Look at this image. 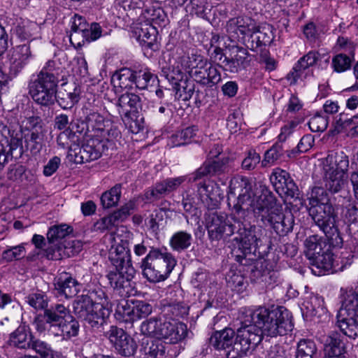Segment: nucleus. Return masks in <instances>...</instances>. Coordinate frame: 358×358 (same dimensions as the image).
Listing matches in <instances>:
<instances>
[{"label": "nucleus", "mask_w": 358, "mask_h": 358, "mask_svg": "<svg viewBox=\"0 0 358 358\" xmlns=\"http://www.w3.org/2000/svg\"><path fill=\"white\" fill-rule=\"evenodd\" d=\"M227 196L228 203L234 213L229 217L223 213H214L206 220V228L211 241L226 240L234 235L240 218H245L252 204V185L246 177L231 178Z\"/></svg>", "instance_id": "1"}, {"label": "nucleus", "mask_w": 358, "mask_h": 358, "mask_svg": "<svg viewBox=\"0 0 358 358\" xmlns=\"http://www.w3.org/2000/svg\"><path fill=\"white\" fill-rule=\"evenodd\" d=\"M133 251L138 257L146 255L141 259L140 267L143 277L150 282H159L167 279L176 265V259L172 254L149 247L148 242L144 240L135 243Z\"/></svg>", "instance_id": "2"}, {"label": "nucleus", "mask_w": 358, "mask_h": 358, "mask_svg": "<svg viewBox=\"0 0 358 358\" xmlns=\"http://www.w3.org/2000/svg\"><path fill=\"white\" fill-rule=\"evenodd\" d=\"M33 324L40 334L48 331L66 340L76 336L80 328L78 322L71 315L69 310L61 303L52 305L43 313L37 315Z\"/></svg>", "instance_id": "3"}, {"label": "nucleus", "mask_w": 358, "mask_h": 358, "mask_svg": "<svg viewBox=\"0 0 358 358\" xmlns=\"http://www.w3.org/2000/svg\"><path fill=\"white\" fill-rule=\"evenodd\" d=\"M310 204L309 215L324 232L329 244L333 248H341L343 241L336 225L334 208L329 203L327 194L323 188L315 187L313 189Z\"/></svg>", "instance_id": "4"}, {"label": "nucleus", "mask_w": 358, "mask_h": 358, "mask_svg": "<svg viewBox=\"0 0 358 358\" xmlns=\"http://www.w3.org/2000/svg\"><path fill=\"white\" fill-rule=\"evenodd\" d=\"M109 259L113 266L106 275L110 285L122 296L129 294L132 290L131 280L135 269L131 263L130 250L124 244L113 245Z\"/></svg>", "instance_id": "5"}, {"label": "nucleus", "mask_w": 358, "mask_h": 358, "mask_svg": "<svg viewBox=\"0 0 358 358\" xmlns=\"http://www.w3.org/2000/svg\"><path fill=\"white\" fill-rule=\"evenodd\" d=\"M245 317L247 321L259 328L263 335L274 337L285 335L292 330L289 313L282 306L273 309L259 307L249 311Z\"/></svg>", "instance_id": "6"}, {"label": "nucleus", "mask_w": 358, "mask_h": 358, "mask_svg": "<svg viewBox=\"0 0 358 358\" xmlns=\"http://www.w3.org/2000/svg\"><path fill=\"white\" fill-rule=\"evenodd\" d=\"M257 222L271 227L279 236H285L292 230L294 218L292 215H285L282 209L271 200L259 197L256 202L252 199V208Z\"/></svg>", "instance_id": "7"}, {"label": "nucleus", "mask_w": 358, "mask_h": 358, "mask_svg": "<svg viewBox=\"0 0 358 358\" xmlns=\"http://www.w3.org/2000/svg\"><path fill=\"white\" fill-rule=\"evenodd\" d=\"M62 71V68L56 66L54 60L45 62L36 78L29 83V94L35 102L48 104L52 101Z\"/></svg>", "instance_id": "8"}, {"label": "nucleus", "mask_w": 358, "mask_h": 358, "mask_svg": "<svg viewBox=\"0 0 358 358\" xmlns=\"http://www.w3.org/2000/svg\"><path fill=\"white\" fill-rule=\"evenodd\" d=\"M143 334L175 344L183 340L187 334V325L176 320H168L162 316L150 317L141 325Z\"/></svg>", "instance_id": "9"}, {"label": "nucleus", "mask_w": 358, "mask_h": 358, "mask_svg": "<svg viewBox=\"0 0 358 358\" xmlns=\"http://www.w3.org/2000/svg\"><path fill=\"white\" fill-rule=\"evenodd\" d=\"M336 326L345 330L350 338L357 336L358 330V291L350 289L344 295L342 305L336 315Z\"/></svg>", "instance_id": "10"}, {"label": "nucleus", "mask_w": 358, "mask_h": 358, "mask_svg": "<svg viewBox=\"0 0 358 358\" xmlns=\"http://www.w3.org/2000/svg\"><path fill=\"white\" fill-rule=\"evenodd\" d=\"M244 218H240L236 229L234 240L238 243V250H241L243 255H236V260L240 264H243V261L245 257L256 251V249L262 244L261 236L262 230L249 223H245Z\"/></svg>", "instance_id": "11"}, {"label": "nucleus", "mask_w": 358, "mask_h": 358, "mask_svg": "<svg viewBox=\"0 0 358 358\" xmlns=\"http://www.w3.org/2000/svg\"><path fill=\"white\" fill-rule=\"evenodd\" d=\"M83 303L80 305L73 304L74 314L92 329H99L104 324L110 315L109 308L99 303H91L88 299Z\"/></svg>", "instance_id": "12"}, {"label": "nucleus", "mask_w": 358, "mask_h": 358, "mask_svg": "<svg viewBox=\"0 0 358 358\" xmlns=\"http://www.w3.org/2000/svg\"><path fill=\"white\" fill-rule=\"evenodd\" d=\"M352 257V255L348 254L346 257L334 259L332 253L328 250L310 261L311 271L318 276L325 275L327 272L342 271L347 266L351 265Z\"/></svg>", "instance_id": "13"}, {"label": "nucleus", "mask_w": 358, "mask_h": 358, "mask_svg": "<svg viewBox=\"0 0 358 358\" xmlns=\"http://www.w3.org/2000/svg\"><path fill=\"white\" fill-rule=\"evenodd\" d=\"M263 334L260 329L250 322L247 317L241 322V327L236 330L235 335V345H239L240 355H246L248 352L254 350L261 343Z\"/></svg>", "instance_id": "14"}, {"label": "nucleus", "mask_w": 358, "mask_h": 358, "mask_svg": "<svg viewBox=\"0 0 358 358\" xmlns=\"http://www.w3.org/2000/svg\"><path fill=\"white\" fill-rule=\"evenodd\" d=\"M103 335L120 355L129 357L136 352L138 346L136 341L122 328L112 325Z\"/></svg>", "instance_id": "15"}, {"label": "nucleus", "mask_w": 358, "mask_h": 358, "mask_svg": "<svg viewBox=\"0 0 358 358\" xmlns=\"http://www.w3.org/2000/svg\"><path fill=\"white\" fill-rule=\"evenodd\" d=\"M350 338L345 330L332 331L324 338L323 358H348L347 343Z\"/></svg>", "instance_id": "16"}, {"label": "nucleus", "mask_w": 358, "mask_h": 358, "mask_svg": "<svg viewBox=\"0 0 358 358\" xmlns=\"http://www.w3.org/2000/svg\"><path fill=\"white\" fill-rule=\"evenodd\" d=\"M229 158L222 156L220 159H206L202 165L188 175V182H194L205 177L220 176L229 171Z\"/></svg>", "instance_id": "17"}, {"label": "nucleus", "mask_w": 358, "mask_h": 358, "mask_svg": "<svg viewBox=\"0 0 358 358\" xmlns=\"http://www.w3.org/2000/svg\"><path fill=\"white\" fill-rule=\"evenodd\" d=\"M31 41L32 40H29L28 43L16 45L13 48L10 59L9 71L8 74L6 75L7 80L16 78L34 57V55L31 50Z\"/></svg>", "instance_id": "18"}, {"label": "nucleus", "mask_w": 358, "mask_h": 358, "mask_svg": "<svg viewBox=\"0 0 358 358\" xmlns=\"http://www.w3.org/2000/svg\"><path fill=\"white\" fill-rule=\"evenodd\" d=\"M103 145L98 140L91 139L80 148H71L68 157L76 164H84L99 159L101 156Z\"/></svg>", "instance_id": "19"}, {"label": "nucleus", "mask_w": 358, "mask_h": 358, "mask_svg": "<svg viewBox=\"0 0 358 358\" xmlns=\"http://www.w3.org/2000/svg\"><path fill=\"white\" fill-rule=\"evenodd\" d=\"M271 182L275 191L280 195H284L287 199H296L299 196V189L289 173L286 171L275 169L270 176Z\"/></svg>", "instance_id": "20"}, {"label": "nucleus", "mask_w": 358, "mask_h": 358, "mask_svg": "<svg viewBox=\"0 0 358 358\" xmlns=\"http://www.w3.org/2000/svg\"><path fill=\"white\" fill-rule=\"evenodd\" d=\"M187 180H188V176L169 178L160 182H157L145 191L144 194L145 199L150 202L158 201L164 196L178 189Z\"/></svg>", "instance_id": "21"}, {"label": "nucleus", "mask_w": 358, "mask_h": 358, "mask_svg": "<svg viewBox=\"0 0 358 358\" xmlns=\"http://www.w3.org/2000/svg\"><path fill=\"white\" fill-rule=\"evenodd\" d=\"M184 73L178 66H173L172 70L166 73L167 80L173 85L176 94L183 100H188L194 94V85L187 78H184Z\"/></svg>", "instance_id": "22"}, {"label": "nucleus", "mask_w": 358, "mask_h": 358, "mask_svg": "<svg viewBox=\"0 0 358 358\" xmlns=\"http://www.w3.org/2000/svg\"><path fill=\"white\" fill-rule=\"evenodd\" d=\"M229 52V56H224L222 69L232 73H238L245 68L250 54L245 48L238 45H233Z\"/></svg>", "instance_id": "23"}, {"label": "nucleus", "mask_w": 358, "mask_h": 358, "mask_svg": "<svg viewBox=\"0 0 358 358\" xmlns=\"http://www.w3.org/2000/svg\"><path fill=\"white\" fill-rule=\"evenodd\" d=\"M134 34L140 45L145 50L156 51L159 48L157 41V27L150 23H140L134 28Z\"/></svg>", "instance_id": "24"}, {"label": "nucleus", "mask_w": 358, "mask_h": 358, "mask_svg": "<svg viewBox=\"0 0 358 358\" xmlns=\"http://www.w3.org/2000/svg\"><path fill=\"white\" fill-rule=\"evenodd\" d=\"M55 290L66 298L76 296L81 289V285L69 273H64L56 277L54 280Z\"/></svg>", "instance_id": "25"}, {"label": "nucleus", "mask_w": 358, "mask_h": 358, "mask_svg": "<svg viewBox=\"0 0 358 358\" xmlns=\"http://www.w3.org/2000/svg\"><path fill=\"white\" fill-rule=\"evenodd\" d=\"M34 336L29 326L20 325L9 334L7 343L9 346L20 350L30 349Z\"/></svg>", "instance_id": "26"}, {"label": "nucleus", "mask_w": 358, "mask_h": 358, "mask_svg": "<svg viewBox=\"0 0 358 358\" xmlns=\"http://www.w3.org/2000/svg\"><path fill=\"white\" fill-rule=\"evenodd\" d=\"M251 278L257 282H264L266 286L273 287L280 283V273L268 268L266 262H262L252 270Z\"/></svg>", "instance_id": "27"}, {"label": "nucleus", "mask_w": 358, "mask_h": 358, "mask_svg": "<svg viewBox=\"0 0 358 358\" xmlns=\"http://www.w3.org/2000/svg\"><path fill=\"white\" fill-rule=\"evenodd\" d=\"M57 87H55V96H53L52 101L48 103H39L41 106H48L52 105L55 101H57L58 105L64 110L71 109L76 104L80 99L79 91L77 88L73 90L61 89L57 90Z\"/></svg>", "instance_id": "28"}, {"label": "nucleus", "mask_w": 358, "mask_h": 358, "mask_svg": "<svg viewBox=\"0 0 358 358\" xmlns=\"http://www.w3.org/2000/svg\"><path fill=\"white\" fill-rule=\"evenodd\" d=\"M319 59V53L317 51H309L301 57L294 64L292 70L288 73L287 78L292 83L296 82L302 73L309 67L313 66Z\"/></svg>", "instance_id": "29"}, {"label": "nucleus", "mask_w": 358, "mask_h": 358, "mask_svg": "<svg viewBox=\"0 0 358 358\" xmlns=\"http://www.w3.org/2000/svg\"><path fill=\"white\" fill-rule=\"evenodd\" d=\"M236 332L229 327L215 331L209 339L210 345L217 350H223L235 344Z\"/></svg>", "instance_id": "30"}, {"label": "nucleus", "mask_w": 358, "mask_h": 358, "mask_svg": "<svg viewBox=\"0 0 358 358\" xmlns=\"http://www.w3.org/2000/svg\"><path fill=\"white\" fill-rule=\"evenodd\" d=\"M101 36V27L99 24L94 22L91 24L90 31L70 32L69 39L71 43L76 48H79L85 43L96 41Z\"/></svg>", "instance_id": "31"}, {"label": "nucleus", "mask_w": 358, "mask_h": 358, "mask_svg": "<svg viewBox=\"0 0 358 358\" xmlns=\"http://www.w3.org/2000/svg\"><path fill=\"white\" fill-rule=\"evenodd\" d=\"M188 68L191 69V76L198 83L206 86V71L208 61L202 56L198 55H192L188 57Z\"/></svg>", "instance_id": "32"}, {"label": "nucleus", "mask_w": 358, "mask_h": 358, "mask_svg": "<svg viewBox=\"0 0 358 358\" xmlns=\"http://www.w3.org/2000/svg\"><path fill=\"white\" fill-rule=\"evenodd\" d=\"M349 166L348 155L343 152L329 154L324 164V172L346 173Z\"/></svg>", "instance_id": "33"}, {"label": "nucleus", "mask_w": 358, "mask_h": 358, "mask_svg": "<svg viewBox=\"0 0 358 358\" xmlns=\"http://www.w3.org/2000/svg\"><path fill=\"white\" fill-rule=\"evenodd\" d=\"M0 142L2 147H9V151L13 152L17 148L22 147V134L15 130L11 129L8 125L0 123ZM3 149V148H1Z\"/></svg>", "instance_id": "34"}, {"label": "nucleus", "mask_w": 358, "mask_h": 358, "mask_svg": "<svg viewBox=\"0 0 358 358\" xmlns=\"http://www.w3.org/2000/svg\"><path fill=\"white\" fill-rule=\"evenodd\" d=\"M140 352L143 358H165L166 345L159 339L143 340Z\"/></svg>", "instance_id": "35"}, {"label": "nucleus", "mask_w": 358, "mask_h": 358, "mask_svg": "<svg viewBox=\"0 0 358 358\" xmlns=\"http://www.w3.org/2000/svg\"><path fill=\"white\" fill-rule=\"evenodd\" d=\"M327 245L326 240L323 239L317 235L310 236L307 238L304 242L305 254L309 261L316 257L317 255L329 250L331 246Z\"/></svg>", "instance_id": "36"}, {"label": "nucleus", "mask_w": 358, "mask_h": 358, "mask_svg": "<svg viewBox=\"0 0 358 358\" xmlns=\"http://www.w3.org/2000/svg\"><path fill=\"white\" fill-rule=\"evenodd\" d=\"M251 45L248 46L250 50L255 51L257 48L262 45H269L274 38L272 27L265 25L257 27L251 34Z\"/></svg>", "instance_id": "37"}, {"label": "nucleus", "mask_w": 358, "mask_h": 358, "mask_svg": "<svg viewBox=\"0 0 358 358\" xmlns=\"http://www.w3.org/2000/svg\"><path fill=\"white\" fill-rule=\"evenodd\" d=\"M132 70L133 84L139 90H145L152 85L157 78L147 67H134Z\"/></svg>", "instance_id": "38"}, {"label": "nucleus", "mask_w": 358, "mask_h": 358, "mask_svg": "<svg viewBox=\"0 0 358 358\" xmlns=\"http://www.w3.org/2000/svg\"><path fill=\"white\" fill-rule=\"evenodd\" d=\"M116 105L119 113L127 115L131 112H138L141 108V98L134 93L126 92L119 97Z\"/></svg>", "instance_id": "39"}, {"label": "nucleus", "mask_w": 358, "mask_h": 358, "mask_svg": "<svg viewBox=\"0 0 358 358\" xmlns=\"http://www.w3.org/2000/svg\"><path fill=\"white\" fill-rule=\"evenodd\" d=\"M346 173L324 172V183L326 190L331 193L341 192L346 185Z\"/></svg>", "instance_id": "40"}, {"label": "nucleus", "mask_w": 358, "mask_h": 358, "mask_svg": "<svg viewBox=\"0 0 358 358\" xmlns=\"http://www.w3.org/2000/svg\"><path fill=\"white\" fill-rule=\"evenodd\" d=\"M189 308L183 303L178 302L165 304L162 308L159 316L168 320H176L188 314Z\"/></svg>", "instance_id": "41"}, {"label": "nucleus", "mask_w": 358, "mask_h": 358, "mask_svg": "<svg viewBox=\"0 0 358 358\" xmlns=\"http://www.w3.org/2000/svg\"><path fill=\"white\" fill-rule=\"evenodd\" d=\"M145 23H150L155 27H164L167 20L166 15L164 10L159 7L151 6L142 11Z\"/></svg>", "instance_id": "42"}, {"label": "nucleus", "mask_w": 358, "mask_h": 358, "mask_svg": "<svg viewBox=\"0 0 358 358\" xmlns=\"http://www.w3.org/2000/svg\"><path fill=\"white\" fill-rule=\"evenodd\" d=\"M90 301L91 303L103 305L108 307V298L104 290L101 288H95L92 290L88 295H81L78 296L73 303V304L80 305L83 303L85 301Z\"/></svg>", "instance_id": "43"}, {"label": "nucleus", "mask_w": 358, "mask_h": 358, "mask_svg": "<svg viewBox=\"0 0 358 358\" xmlns=\"http://www.w3.org/2000/svg\"><path fill=\"white\" fill-rule=\"evenodd\" d=\"M192 241V236L191 234L185 231H179L173 234L169 243L174 251L181 252L189 248Z\"/></svg>", "instance_id": "44"}, {"label": "nucleus", "mask_w": 358, "mask_h": 358, "mask_svg": "<svg viewBox=\"0 0 358 358\" xmlns=\"http://www.w3.org/2000/svg\"><path fill=\"white\" fill-rule=\"evenodd\" d=\"M317 348L311 339H301L296 347L295 358H316Z\"/></svg>", "instance_id": "45"}, {"label": "nucleus", "mask_w": 358, "mask_h": 358, "mask_svg": "<svg viewBox=\"0 0 358 358\" xmlns=\"http://www.w3.org/2000/svg\"><path fill=\"white\" fill-rule=\"evenodd\" d=\"M287 150L283 143L276 142L270 149L266 151L264 159L262 161L263 167L270 166L273 165L277 160L280 159Z\"/></svg>", "instance_id": "46"}, {"label": "nucleus", "mask_w": 358, "mask_h": 358, "mask_svg": "<svg viewBox=\"0 0 358 358\" xmlns=\"http://www.w3.org/2000/svg\"><path fill=\"white\" fill-rule=\"evenodd\" d=\"M133 73L131 69L124 68L116 72L111 78V83L115 87L127 89L133 85Z\"/></svg>", "instance_id": "47"}, {"label": "nucleus", "mask_w": 358, "mask_h": 358, "mask_svg": "<svg viewBox=\"0 0 358 358\" xmlns=\"http://www.w3.org/2000/svg\"><path fill=\"white\" fill-rule=\"evenodd\" d=\"M134 305L131 306L129 301L122 299L117 305L115 317L120 322L132 323L134 322Z\"/></svg>", "instance_id": "48"}, {"label": "nucleus", "mask_w": 358, "mask_h": 358, "mask_svg": "<svg viewBox=\"0 0 358 358\" xmlns=\"http://www.w3.org/2000/svg\"><path fill=\"white\" fill-rule=\"evenodd\" d=\"M122 194V185L116 184L109 190L103 192L101 202L104 208H109L117 205Z\"/></svg>", "instance_id": "49"}, {"label": "nucleus", "mask_w": 358, "mask_h": 358, "mask_svg": "<svg viewBox=\"0 0 358 358\" xmlns=\"http://www.w3.org/2000/svg\"><path fill=\"white\" fill-rule=\"evenodd\" d=\"M73 231L71 227L62 224L51 227L47 233V239L50 244L54 243H61V240L64 238Z\"/></svg>", "instance_id": "50"}, {"label": "nucleus", "mask_w": 358, "mask_h": 358, "mask_svg": "<svg viewBox=\"0 0 358 358\" xmlns=\"http://www.w3.org/2000/svg\"><path fill=\"white\" fill-rule=\"evenodd\" d=\"M354 60V55L339 53L332 58L331 66L334 71L343 73L351 69L352 63Z\"/></svg>", "instance_id": "51"}, {"label": "nucleus", "mask_w": 358, "mask_h": 358, "mask_svg": "<svg viewBox=\"0 0 358 358\" xmlns=\"http://www.w3.org/2000/svg\"><path fill=\"white\" fill-rule=\"evenodd\" d=\"M86 120L88 127H92L93 130L100 131L101 134L105 131L106 127H109L110 125L109 120H106L102 115L94 111L87 114Z\"/></svg>", "instance_id": "52"}, {"label": "nucleus", "mask_w": 358, "mask_h": 358, "mask_svg": "<svg viewBox=\"0 0 358 358\" xmlns=\"http://www.w3.org/2000/svg\"><path fill=\"white\" fill-rule=\"evenodd\" d=\"M198 128L196 126L186 127L172 136L175 146H180L190 143L196 136Z\"/></svg>", "instance_id": "53"}, {"label": "nucleus", "mask_w": 358, "mask_h": 358, "mask_svg": "<svg viewBox=\"0 0 358 358\" xmlns=\"http://www.w3.org/2000/svg\"><path fill=\"white\" fill-rule=\"evenodd\" d=\"M26 302L35 310L49 309L48 308V299L47 295L42 292H36L29 294L26 296ZM45 311H43L44 313Z\"/></svg>", "instance_id": "54"}, {"label": "nucleus", "mask_w": 358, "mask_h": 358, "mask_svg": "<svg viewBox=\"0 0 358 358\" xmlns=\"http://www.w3.org/2000/svg\"><path fill=\"white\" fill-rule=\"evenodd\" d=\"M303 119L299 117L289 121L282 128L280 134L278 135V141L281 143L285 142L289 136L298 131L300 128V124Z\"/></svg>", "instance_id": "55"}, {"label": "nucleus", "mask_w": 358, "mask_h": 358, "mask_svg": "<svg viewBox=\"0 0 358 358\" xmlns=\"http://www.w3.org/2000/svg\"><path fill=\"white\" fill-rule=\"evenodd\" d=\"M314 138L310 135L303 136L296 148L291 150H287V156L289 158H295L298 155L308 151L313 146Z\"/></svg>", "instance_id": "56"}, {"label": "nucleus", "mask_w": 358, "mask_h": 358, "mask_svg": "<svg viewBox=\"0 0 358 358\" xmlns=\"http://www.w3.org/2000/svg\"><path fill=\"white\" fill-rule=\"evenodd\" d=\"M187 10H189L192 14H195L198 17L205 18L206 17V10L208 6L206 0H190L186 5Z\"/></svg>", "instance_id": "57"}, {"label": "nucleus", "mask_w": 358, "mask_h": 358, "mask_svg": "<svg viewBox=\"0 0 358 358\" xmlns=\"http://www.w3.org/2000/svg\"><path fill=\"white\" fill-rule=\"evenodd\" d=\"M26 147L30 150L33 155L40 152L43 148V139L37 129L31 131L30 135L25 140Z\"/></svg>", "instance_id": "58"}, {"label": "nucleus", "mask_w": 358, "mask_h": 358, "mask_svg": "<svg viewBox=\"0 0 358 358\" xmlns=\"http://www.w3.org/2000/svg\"><path fill=\"white\" fill-rule=\"evenodd\" d=\"M30 27L31 24L28 22L20 20L14 24L12 31L21 41L29 40L32 36Z\"/></svg>", "instance_id": "59"}, {"label": "nucleus", "mask_w": 358, "mask_h": 358, "mask_svg": "<svg viewBox=\"0 0 358 358\" xmlns=\"http://www.w3.org/2000/svg\"><path fill=\"white\" fill-rule=\"evenodd\" d=\"M64 248L61 243L50 244L44 249V255L50 260H59L64 257Z\"/></svg>", "instance_id": "60"}, {"label": "nucleus", "mask_w": 358, "mask_h": 358, "mask_svg": "<svg viewBox=\"0 0 358 358\" xmlns=\"http://www.w3.org/2000/svg\"><path fill=\"white\" fill-rule=\"evenodd\" d=\"M218 67H222L220 64L213 65L208 64L206 71V86L213 87L218 84L221 81V73L218 70Z\"/></svg>", "instance_id": "61"}, {"label": "nucleus", "mask_w": 358, "mask_h": 358, "mask_svg": "<svg viewBox=\"0 0 358 358\" xmlns=\"http://www.w3.org/2000/svg\"><path fill=\"white\" fill-rule=\"evenodd\" d=\"M25 255V249L22 245L8 247L3 252L2 257L7 262L19 259Z\"/></svg>", "instance_id": "62"}, {"label": "nucleus", "mask_w": 358, "mask_h": 358, "mask_svg": "<svg viewBox=\"0 0 358 358\" xmlns=\"http://www.w3.org/2000/svg\"><path fill=\"white\" fill-rule=\"evenodd\" d=\"M134 321L144 318L150 315L152 312V306L143 301H137L134 303Z\"/></svg>", "instance_id": "63"}, {"label": "nucleus", "mask_w": 358, "mask_h": 358, "mask_svg": "<svg viewBox=\"0 0 358 358\" xmlns=\"http://www.w3.org/2000/svg\"><path fill=\"white\" fill-rule=\"evenodd\" d=\"M238 20V28L241 35L252 34L256 29V23L250 17H237Z\"/></svg>", "instance_id": "64"}]
</instances>
